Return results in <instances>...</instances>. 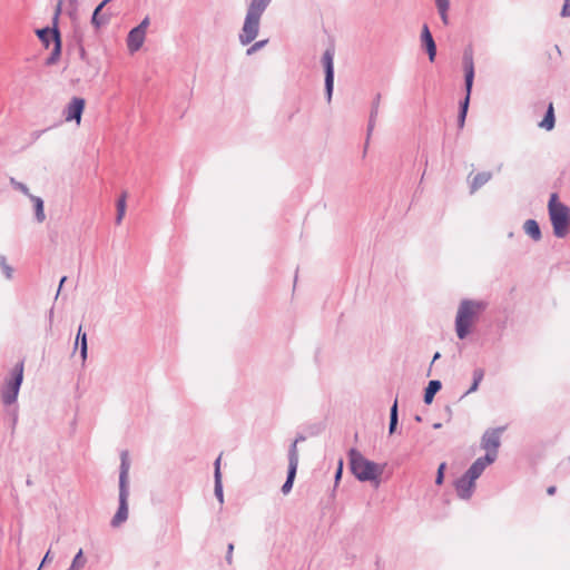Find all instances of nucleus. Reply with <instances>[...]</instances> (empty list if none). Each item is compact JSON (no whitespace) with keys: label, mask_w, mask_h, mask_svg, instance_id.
Returning a JSON list of instances; mask_svg holds the SVG:
<instances>
[{"label":"nucleus","mask_w":570,"mask_h":570,"mask_svg":"<svg viewBox=\"0 0 570 570\" xmlns=\"http://www.w3.org/2000/svg\"><path fill=\"white\" fill-rule=\"evenodd\" d=\"M146 35L140 32V30H136L132 28L127 37V47L130 52L138 51L144 41H145Z\"/></svg>","instance_id":"obj_16"},{"label":"nucleus","mask_w":570,"mask_h":570,"mask_svg":"<svg viewBox=\"0 0 570 570\" xmlns=\"http://www.w3.org/2000/svg\"><path fill=\"white\" fill-rule=\"evenodd\" d=\"M448 11L449 10H438L439 14H440V18L442 20V22L448 26L449 24V14H448Z\"/></svg>","instance_id":"obj_38"},{"label":"nucleus","mask_w":570,"mask_h":570,"mask_svg":"<svg viewBox=\"0 0 570 570\" xmlns=\"http://www.w3.org/2000/svg\"><path fill=\"white\" fill-rule=\"evenodd\" d=\"M36 33L46 48L49 47L51 41L53 42V49L49 57L46 59V65H55L60 58L62 48L60 31L58 27L53 26L52 28L46 27L42 29H38Z\"/></svg>","instance_id":"obj_10"},{"label":"nucleus","mask_w":570,"mask_h":570,"mask_svg":"<svg viewBox=\"0 0 570 570\" xmlns=\"http://www.w3.org/2000/svg\"><path fill=\"white\" fill-rule=\"evenodd\" d=\"M69 3L73 11L78 9V0H69Z\"/></svg>","instance_id":"obj_44"},{"label":"nucleus","mask_w":570,"mask_h":570,"mask_svg":"<svg viewBox=\"0 0 570 570\" xmlns=\"http://www.w3.org/2000/svg\"><path fill=\"white\" fill-rule=\"evenodd\" d=\"M272 0H252L246 12L242 31L238 40L243 46L253 42L259 32L261 17L269 6Z\"/></svg>","instance_id":"obj_3"},{"label":"nucleus","mask_w":570,"mask_h":570,"mask_svg":"<svg viewBox=\"0 0 570 570\" xmlns=\"http://www.w3.org/2000/svg\"><path fill=\"white\" fill-rule=\"evenodd\" d=\"M435 6L438 10H449L450 1L449 0H435Z\"/></svg>","instance_id":"obj_34"},{"label":"nucleus","mask_w":570,"mask_h":570,"mask_svg":"<svg viewBox=\"0 0 570 570\" xmlns=\"http://www.w3.org/2000/svg\"><path fill=\"white\" fill-rule=\"evenodd\" d=\"M10 185L12 186L13 189L22 193L23 195H26L28 197H29V195H31L28 186L21 181L16 180L13 177L10 178Z\"/></svg>","instance_id":"obj_28"},{"label":"nucleus","mask_w":570,"mask_h":570,"mask_svg":"<svg viewBox=\"0 0 570 570\" xmlns=\"http://www.w3.org/2000/svg\"><path fill=\"white\" fill-rule=\"evenodd\" d=\"M375 121H376V118H368V124H367V138L371 136L373 129H374V126H375Z\"/></svg>","instance_id":"obj_39"},{"label":"nucleus","mask_w":570,"mask_h":570,"mask_svg":"<svg viewBox=\"0 0 570 570\" xmlns=\"http://www.w3.org/2000/svg\"><path fill=\"white\" fill-rule=\"evenodd\" d=\"M421 41L429 56V60L433 62L436 57V45L426 23L422 27Z\"/></svg>","instance_id":"obj_14"},{"label":"nucleus","mask_w":570,"mask_h":570,"mask_svg":"<svg viewBox=\"0 0 570 570\" xmlns=\"http://www.w3.org/2000/svg\"><path fill=\"white\" fill-rule=\"evenodd\" d=\"M0 267H1L4 276L8 279H11L12 278V274H13V268L7 264V258L3 255H0Z\"/></svg>","instance_id":"obj_29"},{"label":"nucleus","mask_w":570,"mask_h":570,"mask_svg":"<svg viewBox=\"0 0 570 570\" xmlns=\"http://www.w3.org/2000/svg\"><path fill=\"white\" fill-rule=\"evenodd\" d=\"M29 199L33 203L35 218L38 223H42L46 219L43 200L39 196L29 195Z\"/></svg>","instance_id":"obj_22"},{"label":"nucleus","mask_w":570,"mask_h":570,"mask_svg":"<svg viewBox=\"0 0 570 570\" xmlns=\"http://www.w3.org/2000/svg\"><path fill=\"white\" fill-rule=\"evenodd\" d=\"M492 178V174L490 171H481L478 173L470 185V193H475L479 188L485 185Z\"/></svg>","instance_id":"obj_19"},{"label":"nucleus","mask_w":570,"mask_h":570,"mask_svg":"<svg viewBox=\"0 0 570 570\" xmlns=\"http://www.w3.org/2000/svg\"><path fill=\"white\" fill-rule=\"evenodd\" d=\"M61 7H62V0H59L57 6H56V10H55V14H53V26H57V21H58V18H59V14L61 13Z\"/></svg>","instance_id":"obj_35"},{"label":"nucleus","mask_w":570,"mask_h":570,"mask_svg":"<svg viewBox=\"0 0 570 570\" xmlns=\"http://www.w3.org/2000/svg\"><path fill=\"white\" fill-rule=\"evenodd\" d=\"M484 377V371L481 367H478L473 371V382L470 389L465 392V394H470L472 392H475L481 383V381Z\"/></svg>","instance_id":"obj_26"},{"label":"nucleus","mask_w":570,"mask_h":570,"mask_svg":"<svg viewBox=\"0 0 570 570\" xmlns=\"http://www.w3.org/2000/svg\"><path fill=\"white\" fill-rule=\"evenodd\" d=\"M233 551H234V544L229 543L227 547V553H226V561L228 564H232V562H233Z\"/></svg>","instance_id":"obj_37"},{"label":"nucleus","mask_w":570,"mask_h":570,"mask_svg":"<svg viewBox=\"0 0 570 570\" xmlns=\"http://www.w3.org/2000/svg\"><path fill=\"white\" fill-rule=\"evenodd\" d=\"M554 125H556L554 109H553V104L550 102L548 105V108H547L543 119L539 122V127L550 131L554 128Z\"/></svg>","instance_id":"obj_18"},{"label":"nucleus","mask_w":570,"mask_h":570,"mask_svg":"<svg viewBox=\"0 0 570 570\" xmlns=\"http://www.w3.org/2000/svg\"><path fill=\"white\" fill-rule=\"evenodd\" d=\"M52 316H53V309L51 308L50 312H49V320H50V322L52 321Z\"/></svg>","instance_id":"obj_50"},{"label":"nucleus","mask_w":570,"mask_h":570,"mask_svg":"<svg viewBox=\"0 0 570 570\" xmlns=\"http://www.w3.org/2000/svg\"><path fill=\"white\" fill-rule=\"evenodd\" d=\"M130 462L128 453L124 451L120 455L119 469V505L111 519V527L118 528L128 519L129 474Z\"/></svg>","instance_id":"obj_4"},{"label":"nucleus","mask_w":570,"mask_h":570,"mask_svg":"<svg viewBox=\"0 0 570 570\" xmlns=\"http://www.w3.org/2000/svg\"><path fill=\"white\" fill-rule=\"evenodd\" d=\"M350 469L353 475L361 482H374L380 484V476L383 473V466L367 460L358 450L352 448L348 451Z\"/></svg>","instance_id":"obj_2"},{"label":"nucleus","mask_w":570,"mask_h":570,"mask_svg":"<svg viewBox=\"0 0 570 570\" xmlns=\"http://www.w3.org/2000/svg\"><path fill=\"white\" fill-rule=\"evenodd\" d=\"M488 303L484 301L464 298L460 302L455 316V333L460 340H465L471 333L480 315L487 309Z\"/></svg>","instance_id":"obj_1"},{"label":"nucleus","mask_w":570,"mask_h":570,"mask_svg":"<svg viewBox=\"0 0 570 570\" xmlns=\"http://www.w3.org/2000/svg\"><path fill=\"white\" fill-rule=\"evenodd\" d=\"M111 0H104L101 1L98 6H101V9L105 8V6H107Z\"/></svg>","instance_id":"obj_47"},{"label":"nucleus","mask_w":570,"mask_h":570,"mask_svg":"<svg viewBox=\"0 0 570 570\" xmlns=\"http://www.w3.org/2000/svg\"><path fill=\"white\" fill-rule=\"evenodd\" d=\"M49 554H50V550L46 553L43 560H42V563H45L46 561L49 560Z\"/></svg>","instance_id":"obj_49"},{"label":"nucleus","mask_w":570,"mask_h":570,"mask_svg":"<svg viewBox=\"0 0 570 570\" xmlns=\"http://www.w3.org/2000/svg\"><path fill=\"white\" fill-rule=\"evenodd\" d=\"M564 2H568V3H570V0H564Z\"/></svg>","instance_id":"obj_54"},{"label":"nucleus","mask_w":570,"mask_h":570,"mask_svg":"<svg viewBox=\"0 0 570 570\" xmlns=\"http://www.w3.org/2000/svg\"><path fill=\"white\" fill-rule=\"evenodd\" d=\"M342 473H343V460L341 459L338 461V466H337L336 472H335V482L336 483L341 480Z\"/></svg>","instance_id":"obj_36"},{"label":"nucleus","mask_w":570,"mask_h":570,"mask_svg":"<svg viewBox=\"0 0 570 570\" xmlns=\"http://www.w3.org/2000/svg\"><path fill=\"white\" fill-rule=\"evenodd\" d=\"M17 420H18V411H17V409H14L12 412V424L13 425L17 423Z\"/></svg>","instance_id":"obj_46"},{"label":"nucleus","mask_w":570,"mask_h":570,"mask_svg":"<svg viewBox=\"0 0 570 570\" xmlns=\"http://www.w3.org/2000/svg\"><path fill=\"white\" fill-rule=\"evenodd\" d=\"M149 26V18L146 17L141 20V22L135 27L136 30H140V32L146 35L147 27Z\"/></svg>","instance_id":"obj_33"},{"label":"nucleus","mask_w":570,"mask_h":570,"mask_svg":"<svg viewBox=\"0 0 570 570\" xmlns=\"http://www.w3.org/2000/svg\"><path fill=\"white\" fill-rule=\"evenodd\" d=\"M442 389V383L439 380H431L424 390V403L431 404L435 394Z\"/></svg>","instance_id":"obj_17"},{"label":"nucleus","mask_w":570,"mask_h":570,"mask_svg":"<svg viewBox=\"0 0 570 570\" xmlns=\"http://www.w3.org/2000/svg\"><path fill=\"white\" fill-rule=\"evenodd\" d=\"M87 560L86 558L83 557V552H82V549H80L76 556L73 557L72 561H71V564L70 567L68 568V570H81L85 564H86Z\"/></svg>","instance_id":"obj_27"},{"label":"nucleus","mask_w":570,"mask_h":570,"mask_svg":"<svg viewBox=\"0 0 570 570\" xmlns=\"http://www.w3.org/2000/svg\"><path fill=\"white\" fill-rule=\"evenodd\" d=\"M504 430V426H499L484 431L481 438L480 446L485 451V454L478 458L475 461L481 462L484 466H489L497 461L499 448L501 445V436Z\"/></svg>","instance_id":"obj_5"},{"label":"nucleus","mask_w":570,"mask_h":570,"mask_svg":"<svg viewBox=\"0 0 570 570\" xmlns=\"http://www.w3.org/2000/svg\"><path fill=\"white\" fill-rule=\"evenodd\" d=\"M380 101H381V95L377 94L373 101H372V106H371V111H370V117L371 118H376L377 115H379V108H380Z\"/></svg>","instance_id":"obj_31"},{"label":"nucleus","mask_w":570,"mask_h":570,"mask_svg":"<svg viewBox=\"0 0 570 570\" xmlns=\"http://www.w3.org/2000/svg\"><path fill=\"white\" fill-rule=\"evenodd\" d=\"M334 48H327L322 57V63L324 67V87L327 102H331L334 91Z\"/></svg>","instance_id":"obj_11"},{"label":"nucleus","mask_w":570,"mask_h":570,"mask_svg":"<svg viewBox=\"0 0 570 570\" xmlns=\"http://www.w3.org/2000/svg\"><path fill=\"white\" fill-rule=\"evenodd\" d=\"M23 381V363H18L10 379H8L1 390V397L4 405L9 406L17 402L18 394Z\"/></svg>","instance_id":"obj_9"},{"label":"nucleus","mask_w":570,"mask_h":570,"mask_svg":"<svg viewBox=\"0 0 570 570\" xmlns=\"http://www.w3.org/2000/svg\"><path fill=\"white\" fill-rule=\"evenodd\" d=\"M78 45H79V56L82 60H85L86 58V50L83 48V46L80 43V40H78Z\"/></svg>","instance_id":"obj_42"},{"label":"nucleus","mask_w":570,"mask_h":570,"mask_svg":"<svg viewBox=\"0 0 570 570\" xmlns=\"http://www.w3.org/2000/svg\"><path fill=\"white\" fill-rule=\"evenodd\" d=\"M85 105L86 102L83 98L73 97L63 111L65 120L76 121L79 124L81 121Z\"/></svg>","instance_id":"obj_13"},{"label":"nucleus","mask_w":570,"mask_h":570,"mask_svg":"<svg viewBox=\"0 0 570 570\" xmlns=\"http://www.w3.org/2000/svg\"><path fill=\"white\" fill-rule=\"evenodd\" d=\"M399 423V406L397 399L394 400L391 410H390V424H389V433L393 434L396 431Z\"/></svg>","instance_id":"obj_24"},{"label":"nucleus","mask_w":570,"mask_h":570,"mask_svg":"<svg viewBox=\"0 0 570 570\" xmlns=\"http://www.w3.org/2000/svg\"><path fill=\"white\" fill-rule=\"evenodd\" d=\"M220 459L219 455L214 462V493L220 504L224 503V491H223V482H222V472H220Z\"/></svg>","instance_id":"obj_15"},{"label":"nucleus","mask_w":570,"mask_h":570,"mask_svg":"<svg viewBox=\"0 0 570 570\" xmlns=\"http://www.w3.org/2000/svg\"><path fill=\"white\" fill-rule=\"evenodd\" d=\"M298 466V450H295V445H291L288 449V470H287V476L282 485V492L284 494H287L294 484V480L296 476V471Z\"/></svg>","instance_id":"obj_12"},{"label":"nucleus","mask_w":570,"mask_h":570,"mask_svg":"<svg viewBox=\"0 0 570 570\" xmlns=\"http://www.w3.org/2000/svg\"><path fill=\"white\" fill-rule=\"evenodd\" d=\"M268 43V39H264V40H259V41H256L255 43H253L247 50H246V55L247 56H252L253 53H255L256 51L263 49L266 45Z\"/></svg>","instance_id":"obj_30"},{"label":"nucleus","mask_w":570,"mask_h":570,"mask_svg":"<svg viewBox=\"0 0 570 570\" xmlns=\"http://www.w3.org/2000/svg\"><path fill=\"white\" fill-rule=\"evenodd\" d=\"M558 195L552 194L549 200V215L553 227V234L558 238H563L568 234L570 215L569 208L562 203L557 202Z\"/></svg>","instance_id":"obj_6"},{"label":"nucleus","mask_w":570,"mask_h":570,"mask_svg":"<svg viewBox=\"0 0 570 570\" xmlns=\"http://www.w3.org/2000/svg\"><path fill=\"white\" fill-rule=\"evenodd\" d=\"M487 466L481 462L474 461L471 466L454 481L456 495L462 500H469L475 490V481L481 476Z\"/></svg>","instance_id":"obj_8"},{"label":"nucleus","mask_w":570,"mask_h":570,"mask_svg":"<svg viewBox=\"0 0 570 570\" xmlns=\"http://www.w3.org/2000/svg\"><path fill=\"white\" fill-rule=\"evenodd\" d=\"M523 229L534 242H539L542 237L540 226L534 219L525 220Z\"/></svg>","instance_id":"obj_20"},{"label":"nucleus","mask_w":570,"mask_h":570,"mask_svg":"<svg viewBox=\"0 0 570 570\" xmlns=\"http://www.w3.org/2000/svg\"><path fill=\"white\" fill-rule=\"evenodd\" d=\"M463 67H464V86L466 95L463 100L460 101L459 115H458V127L462 129L465 124V118L470 104V96L474 79V63L471 50H465L463 53Z\"/></svg>","instance_id":"obj_7"},{"label":"nucleus","mask_w":570,"mask_h":570,"mask_svg":"<svg viewBox=\"0 0 570 570\" xmlns=\"http://www.w3.org/2000/svg\"><path fill=\"white\" fill-rule=\"evenodd\" d=\"M101 6H97L91 16V23L96 29H99L104 24L109 22L110 14L101 13Z\"/></svg>","instance_id":"obj_23"},{"label":"nucleus","mask_w":570,"mask_h":570,"mask_svg":"<svg viewBox=\"0 0 570 570\" xmlns=\"http://www.w3.org/2000/svg\"><path fill=\"white\" fill-rule=\"evenodd\" d=\"M66 279H67V277H66V276H63V277L60 279L59 288H58L57 294H56V298L58 297V295H59V293H60V289H61L62 285L65 284Z\"/></svg>","instance_id":"obj_43"},{"label":"nucleus","mask_w":570,"mask_h":570,"mask_svg":"<svg viewBox=\"0 0 570 570\" xmlns=\"http://www.w3.org/2000/svg\"><path fill=\"white\" fill-rule=\"evenodd\" d=\"M445 469H446V463L445 462H442L439 468H438V471H436V476H435V484L436 485H441L443 484L444 482V473H445Z\"/></svg>","instance_id":"obj_32"},{"label":"nucleus","mask_w":570,"mask_h":570,"mask_svg":"<svg viewBox=\"0 0 570 570\" xmlns=\"http://www.w3.org/2000/svg\"><path fill=\"white\" fill-rule=\"evenodd\" d=\"M305 440H306V436H305V435H303V434H298V435L296 436V439L294 440V442H293L291 445H295V450H297V443H298V442H303V441H305Z\"/></svg>","instance_id":"obj_41"},{"label":"nucleus","mask_w":570,"mask_h":570,"mask_svg":"<svg viewBox=\"0 0 570 570\" xmlns=\"http://www.w3.org/2000/svg\"><path fill=\"white\" fill-rule=\"evenodd\" d=\"M556 491H557V488H556L554 485H551V487H549V488L547 489V493H548L549 495H553V494L556 493Z\"/></svg>","instance_id":"obj_45"},{"label":"nucleus","mask_w":570,"mask_h":570,"mask_svg":"<svg viewBox=\"0 0 570 570\" xmlns=\"http://www.w3.org/2000/svg\"><path fill=\"white\" fill-rule=\"evenodd\" d=\"M441 426H442V424H441V423H434V424H433V428H434V429H440Z\"/></svg>","instance_id":"obj_52"},{"label":"nucleus","mask_w":570,"mask_h":570,"mask_svg":"<svg viewBox=\"0 0 570 570\" xmlns=\"http://www.w3.org/2000/svg\"><path fill=\"white\" fill-rule=\"evenodd\" d=\"M80 345V356L82 362L87 360L88 356V341H87V334L82 332L81 325L78 328L77 338L75 343V350L77 346Z\"/></svg>","instance_id":"obj_21"},{"label":"nucleus","mask_w":570,"mask_h":570,"mask_svg":"<svg viewBox=\"0 0 570 570\" xmlns=\"http://www.w3.org/2000/svg\"><path fill=\"white\" fill-rule=\"evenodd\" d=\"M126 197H127V194L126 191H124L118 200H117V216H116V224H120L124 216H125V212H126Z\"/></svg>","instance_id":"obj_25"},{"label":"nucleus","mask_w":570,"mask_h":570,"mask_svg":"<svg viewBox=\"0 0 570 570\" xmlns=\"http://www.w3.org/2000/svg\"><path fill=\"white\" fill-rule=\"evenodd\" d=\"M414 419H415V421H416V422H421V421H422L421 415H415V417H414Z\"/></svg>","instance_id":"obj_53"},{"label":"nucleus","mask_w":570,"mask_h":570,"mask_svg":"<svg viewBox=\"0 0 570 570\" xmlns=\"http://www.w3.org/2000/svg\"><path fill=\"white\" fill-rule=\"evenodd\" d=\"M320 426H316L315 430L311 431V435H316L320 432Z\"/></svg>","instance_id":"obj_48"},{"label":"nucleus","mask_w":570,"mask_h":570,"mask_svg":"<svg viewBox=\"0 0 570 570\" xmlns=\"http://www.w3.org/2000/svg\"><path fill=\"white\" fill-rule=\"evenodd\" d=\"M439 357H440V353H439V352H436V353L434 354V356H433V362H434L435 360H438Z\"/></svg>","instance_id":"obj_51"},{"label":"nucleus","mask_w":570,"mask_h":570,"mask_svg":"<svg viewBox=\"0 0 570 570\" xmlns=\"http://www.w3.org/2000/svg\"><path fill=\"white\" fill-rule=\"evenodd\" d=\"M561 16L570 17V3H568V2L563 3L562 10H561Z\"/></svg>","instance_id":"obj_40"}]
</instances>
